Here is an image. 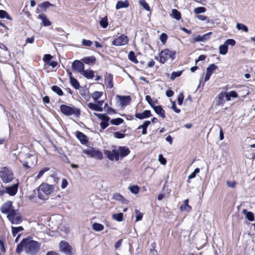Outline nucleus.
<instances>
[{"mask_svg":"<svg viewBox=\"0 0 255 255\" xmlns=\"http://www.w3.org/2000/svg\"><path fill=\"white\" fill-rule=\"evenodd\" d=\"M41 244L31 238L23 239L17 246L16 253H20L23 250L28 255H36L39 251Z\"/></svg>","mask_w":255,"mask_h":255,"instance_id":"nucleus-1","label":"nucleus"},{"mask_svg":"<svg viewBox=\"0 0 255 255\" xmlns=\"http://www.w3.org/2000/svg\"><path fill=\"white\" fill-rule=\"evenodd\" d=\"M129 148L126 146H119L118 149L112 150H106L104 153L109 159L113 161H118L128 156L130 153Z\"/></svg>","mask_w":255,"mask_h":255,"instance_id":"nucleus-2","label":"nucleus"},{"mask_svg":"<svg viewBox=\"0 0 255 255\" xmlns=\"http://www.w3.org/2000/svg\"><path fill=\"white\" fill-rule=\"evenodd\" d=\"M55 186L46 183H42L38 188L37 196L42 200H46L48 199V195L54 192Z\"/></svg>","mask_w":255,"mask_h":255,"instance_id":"nucleus-3","label":"nucleus"},{"mask_svg":"<svg viewBox=\"0 0 255 255\" xmlns=\"http://www.w3.org/2000/svg\"><path fill=\"white\" fill-rule=\"evenodd\" d=\"M175 55L176 52L174 51L165 49L162 50L159 54V61L163 64L169 59L173 61L175 58Z\"/></svg>","mask_w":255,"mask_h":255,"instance_id":"nucleus-4","label":"nucleus"},{"mask_svg":"<svg viewBox=\"0 0 255 255\" xmlns=\"http://www.w3.org/2000/svg\"><path fill=\"white\" fill-rule=\"evenodd\" d=\"M60 111L64 115L68 116L74 115L76 117H79L81 114L80 109L65 105L60 106Z\"/></svg>","mask_w":255,"mask_h":255,"instance_id":"nucleus-5","label":"nucleus"},{"mask_svg":"<svg viewBox=\"0 0 255 255\" xmlns=\"http://www.w3.org/2000/svg\"><path fill=\"white\" fill-rule=\"evenodd\" d=\"M12 171L6 167H2L0 171V177L4 183H7L12 181L14 178Z\"/></svg>","mask_w":255,"mask_h":255,"instance_id":"nucleus-6","label":"nucleus"},{"mask_svg":"<svg viewBox=\"0 0 255 255\" xmlns=\"http://www.w3.org/2000/svg\"><path fill=\"white\" fill-rule=\"evenodd\" d=\"M84 152L91 157L96 158L98 159H101L103 157L101 151L99 150L95 149L93 148L86 149L84 151Z\"/></svg>","mask_w":255,"mask_h":255,"instance_id":"nucleus-7","label":"nucleus"},{"mask_svg":"<svg viewBox=\"0 0 255 255\" xmlns=\"http://www.w3.org/2000/svg\"><path fill=\"white\" fill-rule=\"evenodd\" d=\"M128 41V36L125 34H122L113 41L112 44L115 46H119L127 44Z\"/></svg>","mask_w":255,"mask_h":255,"instance_id":"nucleus-8","label":"nucleus"},{"mask_svg":"<svg viewBox=\"0 0 255 255\" xmlns=\"http://www.w3.org/2000/svg\"><path fill=\"white\" fill-rule=\"evenodd\" d=\"M71 68L73 71L78 72L81 74L84 70V64L80 61L76 60L72 63Z\"/></svg>","mask_w":255,"mask_h":255,"instance_id":"nucleus-9","label":"nucleus"},{"mask_svg":"<svg viewBox=\"0 0 255 255\" xmlns=\"http://www.w3.org/2000/svg\"><path fill=\"white\" fill-rule=\"evenodd\" d=\"M59 248L61 252L67 255H71L72 248L69 244L66 241H61L59 244Z\"/></svg>","mask_w":255,"mask_h":255,"instance_id":"nucleus-10","label":"nucleus"},{"mask_svg":"<svg viewBox=\"0 0 255 255\" xmlns=\"http://www.w3.org/2000/svg\"><path fill=\"white\" fill-rule=\"evenodd\" d=\"M19 183H17L9 187H5V192L10 196H14L17 192Z\"/></svg>","mask_w":255,"mask_h":255,"instance_id":"nucleus-11","label":"nucleus"},{"mask_svg":"<svg viewBox=\"0 0 255 255\" xmlns=\"http://www.w3.org/2000/svg\"><path fill=\"white\" fill-rule=\"evenodd\" d=\"M211 34H212V32H210L207 33L203 35H198L197 36H195L193 37L194 42H199V41L204 42L206 40H208V39H209Z\"/></svg>","mask_w":255,"mask_h":255,"instance_id":"nucleus-12","label":"nucleus"},{"mask_svg":"<svg viewBox=\"0 0 255 255\" xmlns=\"http://www.w3.org/2000/svg\"><path fill=\"white\" fill-rule=\"evenodd\" d=\"M13 208L12 203L8 201L4 203L0 207V211L2 213L7 214Z\"/></svg>","mask_w":255,"mask_h":255,"instance_id":"nucleus-13","label":"nucleus"},{"mask_svg":"<svg viewBox=\"0 0 255 255\" xmlns=\"http://www.w3.org/2000/svg\"><path fill=\"white\" fill-rule=\"evenodd\" d=\"M152 116L151 112L149 110H145L142 113H136L135 117L140 120H142L147 118H149Z\"/></svg>","mask_w":255,"mask_h":255,"instance_id":"nucleus-14","label":"nucleus"},{"mask_svg":"<svg viewBox=\"0 0 255 255\" xmlns=\"http://www.w3.org/2000/svg\"><path fill=\"white\" fill-rule=\"evenodd\" d=\"M77 138L80 140V142L82 144H86L88 141V138L87 136L83 132L77 131L76 134Z\"/></svg>","mask_w":255,"mask_h":255,"instance_id":"nucleus-15","label":"nucleus"},{"mask_svg":"<svg viewBox=\"0 0 255 255\" xmlns=\"http://www.w3.org/2000/svg\"><path fill=\"white\" fill-rule=\"evenodd\" d=\"M113 199L120 202L122 204H127L128 201L121 194L115 193L113 195Z\"/></svg>","mask_w":255,"mask_h":255,"instance_id":"nucleus-16","label":"nucleus"},{"mask_svg":"<svg viewBox=\"0 0 255 255\" xmlns=\"http://www.w3.org/2000/svg\"><path fill=\"white\" fill-rule=\"evenodd\" d=\"M152 108L154 112L160 117L163 119L165 118V111L163 109L161 106H154Z\"/></svg>","mask_w":255,"mask_h":255,"instance_id":"nucleus-17","label":"nucleus"},{"mask_svg":"<svg viewBox=\"0 0 255 255\" xmlns=\"http://www.w3.org/2000/svg\"><path fill=\"white\" fill-rule=\"evenodd\" d=\"M225 94L223 92L220 93L215 100V103L216 106H219L223 105L224 104V98Z\"/></svg>","mask_w":255,"mask_h":255,"instance_id":"nucleus-18","label":"nucleus"},{"mask_svg":"<svg viewBox=\"0 0 255 255\" xmlns=\"http://www.w3.org/2000/svg\"><path fill=\"white\" fill-rule=\"evenodd\" d=\"M50 6H55V5L49 1H45L38 5L37 10L41 9L46 11L47 9Z\"/></svg>","mask_w":255,"mask_h":255,"instance_id":"nucleus-19","label":"nucleus"},{"mask_svg":"<svg viewBox=\"0 0 255 255\" xmlns=\"http://www.w3.org/2000/svg\"><path fill=\"white\" fill-rule=\"evenodd\" d=\"M38 18L42 20V24L45 26H48L51 25V21L47 18L45 14H41L38 16Z\"/></svg>","mask_w":255,"mask_h":255,"instance_id":"nucleus-20","label":"nucleus"},{"mask_svg":"<svg viewBox=\"0 0 255 255\" xmlns=\"http://www.w3.org/2000/svg\"><path fill=\"white\" fill-rule=\"evenodd\" d=\"M242 213L245 216L246 218L250 221H253L255 219V216L253 212L248 211L246 209H243Z\"/></svg>","mask_w":255,"mask_h":255,"instance_id":"nucleus-21","label":"nucleus"},{"mask_svg":"<svg viewBox=\"0 0 255 255\" xmlns=\"http://www.w3.org/2000/svg\"><path fill=\"white\" fill-rule=\"evenodd\" d=\"M129 6L128 1L126 0L124 1H118L116 5V8L119 9L123 8H127Z\"/></svg>","mask_w":255,"mask_h":255,"instance_id":"nucleus-22","label":"nucleus"},{"mask_svg":"<svg viewBox=\"0 0 255 255\" xmlns=\"http://www.w3.org/2000/svg\"><path fill=\"white\" fill-rule=\"evenodd\" d=\"M83 76L88 79H91L94 77V72L92 70H84L81 73Z\"/></svg>","mask_w":255,"mask_h":255,"instance_id":"nucleus-23","label":"nucleus"},{"mask_svg":"<svg viewBox=\"0 0 255 255\" xmlns=\"http://www.w3.org/2000/svg\"><path fill=\"white\" fill-rule=\"evenodd\" d=\"M150 124V122L148 121H144L142 125L138 126V129L143 128V131H142V134H146L147 133V128Z\"/></svg>","mask_w":255,"mask_h":255,"instance_id":"nucleus-24","label":"nucleus"},{"mask_svg":"<svg viewBox=\"0 0 255 255\" xmlns=\"http://www.w3.org/2000/svg\"><path fill=\"white\" fill-rule=\"evenodd\" d=\"M88 107L91 110L96 111L102 112L103 111V108L102 107L98 106L97 104H94L93 103H89L88 104Z\"/></svg>","mask_w":255,"mask_h":255,"instance_id":"nucleus-25","label":"nucleus"},{"mask_svg":"<svg viewBox=\"0 0 255 255\" xmlns=\"http://www.w3.org/2000/svg\"><path fill=\"white\" fill-rule=\"evenodd\" d=\"M83 62L87 64H93L96 62V59L95 56H89L84 58L82 59Z\"/></svg>","mask_w":255,"mask_h":255,"instance_id":"nucleus-26","label":"nucleus"},{"mask_svg":"<svg viewBox=\"0 0 255 255\" xmlns=\"http://www.w3.org/2000/svg\"><path fill=\"white\" fill-rule=\"evenodd\" d=\"M113 75L111 74H107L105 77V80L107 82L109 85V87L110 88H112L113 87Z\"/></svg>","mask_w":255,"mask_h":255,"instance_id":"nucleus-27","label":"nucleus"},{"mask_svg":"<svg viewBox=\"0 0 255 255\" xmlns=\"http://www.w3.org/2000/svg\"><path fill=\"white\" fill-rule=\"evenodd\" d=\"M219 53L221 55H225L228 52V47L225 43L219 46Z\"/></svg>","mask_w":255,"mask_h":255,"instance_id":"nucleus-28","label":"nucleus"},{"mask_svg":"<svg viewBox=\"0 0 255 255\" xmlns=\"http://www.w3.org/2000/svg\"><path fill=\"white\" fill-rule=\"evenodd\" d=\"M94 115L102 121L109 122L110 120V118L106 114L94 113Z\"/></svg>","mask_w":255,"mask_h":255,"instance_id":"nucleus-29","label":"nucleus"},{"mask_svg":"<svg viewBox=\"0 0 255 255\" xmlns=\"http://www.w3.org/2000/svg\"><path fill=\"white\" fill-rule=\"evenodd\" d=\"M120 101L121 104L124 106H126L130 102V98L129 96H120Z\"/></svg>","mask_w":255,"mask_h":255,"instance_id":"nucleus-30","label":"nucleus"},{"mask_svg":"<svg viewBox=\"0 0 255 255\" xmlns=\"http://www.w3.org/2000/svg\"><path fill=\"white\" fill-rule=\"evenodd\" d=\"M191 209V207L188 205V199L184 201V204L180 207V210L182 211L185 210L189 211Z\"/></svg>","mask_w":255,"mask_h":255,"instance_id":"nucleus-31","label":"nucleus"},{"mask_svg":"<svg viewBox=\"0 0 255 255\" xmlns=\"http://www.w3.org/2000/svg\"><path fill=\"white\" fill-rule=\"evenodd\" d=\"M126 129H123L122 130L123 133L120 132L119 131H116L114 132L113 135L114 137L116 138L121 139L123 138L126 136V134L124 133L126 131Z\"/></svg>","mask_w":255,"mask_h":255,"instance_id":"nucleus-32","label":"nucleus"},{"mask_svg":"<svg viewBox=\"0 0 255 255\" xmlns=\"http://www.w3.org/2000/svg\"><path fill=\"white\" fill-rule=\"evenodd\" d=\"M218 68L217 66L214 64H210L206 69V72L212 75L213 72Z\"/></svg>","mask_w":255,"mask_h":255,"instance_id":"nucleus-33","label":"nucleus"},{"mask_svg":"<svg viewBox=\"0 0 255 255\" xmlns=\"http://www.w3.org/2000/svg\"><path fill=\"white\" fill-rule=\"evenodd\" d=\"M128 59L132 61V62L137 64L138 61L136 59V56L135 55V53L133 51H131L129 52L128 55Z\"/></svg>","mask_w":255,"mask_h":255,"instance_id":"nucleus-34","label":"nucleus"},{"mask_svg":"<svg viewBox=\"0 0 255 255\" xmlns=\"http://www.w3.org/2000/svg\"><path fill=\"white\" fill-rule=\"evenodd\" d=\"M172 16L176 20H179L181 18V13L176 9H172Z\"/></svg>","mask_w":255,"mask_h":255,"instance_id":"nucleus-35","label":"nucleus"},{"mask_svg":"<svg viewBox=\"0 0 255 255\" xmlns=\"http://www.w3.org/2000/svg\"><path fill=\"white\" fill-rule=\"evenodd\" d=\"M72 86L76 89H78L80 87V84L78 80L75 78H71L70 80Z\"/></svg>","mask_w":255,"mask_h":255,"instance_id":"nucleus-36","label":"nucleus"},{"mask_svg":"<svg viewBox=\"0 0 255 255\" xmlns=\"http://www.w3.org/2000/svg\"><path fill=\"white\" fill-rule=\"evenodd\" d=\"M124 120L120 118L112 119V120L110 121V123H111V124L116 126H118L120 124H122V123H124Z\"/></svg>","mask_w":255,"mask_h":255,"instance_id":"nucleus-37","label":"nucleus"},{"mask_svg":"<svg viewBox=\"0 0 255 255\" xmlns=\"http://www.w3.org/2000/svg\"><path fill=\"white\" fill-rule=\"evenodd\" d=\"M100 25L104 28H106L108 25V18L107 16L103 17L100 21Z\"/></svg>","mask_w":255,"mask_h":255,"instance_id":"nucleus-38","label":"nucleus"},{"mask_svg":"<svg viewBox=\"0 0 255 255\" xmlns=\"http://www.w3.org/2000/svg\"><path fill=\"white\" fill-rule=\"evenodd\" d=\"M103 95L102 92L95 91L92 94V97L94 101H97Z\"/></svg>","mask_w":255,"mask_h":255,"instance_id":"nucleus-39","label":"nucleus"},{"mask_svg":"<svg viewBox=\"0 0 255 255\" xmlns=\"http://www.w3.org/2000/svg\"><path fill=\"white\" fill-rule=\"evenodd\" d=\"M10 221L12 224H18L22 222V219L20 216H16Z\"/></svg>","mask_w":255,"mask_h":255,"instance_id":"nucleus-40","label":"nucleus"},{"mask_svg":"<svg viewBox=\"0 0 255 255\" xmlns=\"http://www.w3.org/2000/svg\"><path fill=\"white\" fill-rule=\"evenodd\" d=\"M104 228V226L101 224L95 223L93 224V229L96 231H101Z\"/></svg>","mask_w":255,"mask_h":255,"instance_id":"nucleus-41","label":"nucleus"},{"mask_svg":"<svg viewBox=\"0 0 255 255\" xmlns=\"http://www.w3.org/2000/svg\"><path fill=\"white\" fill-rule=\"evenodd\" d=\"M113 219L118 222H121L123 219V214L120 213L118 214H114L112 216Z\"/></svg>","mask_w":255,"mask_h":255,"instance_id":"nucleus-42","label":"nucleus"},{"mask_svg":"<svg viewBox=\"0 0 255 255\" xmlns=\"http://www.w3.org/2000/svg\"><path fill=\"white\" fill-rule=\"evenodd\" d=\"M52 90L53 92L57 93L59 96H62L63 95V92L61 89L57 86H53L52 87Z\"/></svg>","mask_w":255,"mask_h":255,"instance_id":"nucleus-43","label":"nucleus"},{"mask_svg":"<svg viewBox=\"0 0 255 255\" xmlns=\"http://www.w3.org/2000/svg\"><path fill=\"white\" fill-rule=\"evenodd\" d=\"M11 230L13 236H15L18 232L23 231V228L21 226L18 227H11Z\"/></svg>","mask_w":255,"mask_h":255,"instance_id":"nucleus-44","label":"nucleus"},{"mask_svg":"<svg viewBox=\"0 0 255 255\" xmlns=\"http://www.w3.org/2000/svg\"><path fill=\"white\" fill-rule=\"evenodd\" d=\"M7 217L8 220L10 221L11 219L13 218L15 216H16V210L13 209L12 208L10 210V211H9L8 213H7Z\"/></svg>","mask_w":255,"mask_h":255,"instance_id":"nucleus-45","label":"nucleus"},{"mask_svg":"<svg viewBox=\"0 0 255 255\" xmlns=\"http://www.w3.org/2000/svg\"><path fill=\"white\" fill-rule=\"evenodd\" d=\"M236 27L238 30H242L246 32L248 31V27L244 24L238 23L237 24Z\"/></svg>","mask_w":255,"mask_h":255,"instance_id":"nucleus-46","label":"nucleus"},{"mask_svg":"<svg viewBox=\"0 0 255 255\" xmlns=\"http://www.w3.org/2000/svg\"><path fill=\"white\" fill-rule=\"evenodd\" d=\"M139 3L146 10L148 11L150 10V8L148 4L144 0H140Z\"/></svg>","mask_w":255,"mask_h":255,"instance_id":"nucleus-47","label":"nucleus"},{"mask_svg":"<svg viewBox=\"0 0 255 255\" xmlns=\"http://www.w3.org/2000/svg\"><path fill=\"white\" fill-rule=\"evenodd\" d=\"M50 168L49 167H45L41 169L37 174V175L36 177V179H39L40 178L42 175L44 174V173L48 171H49Z\"/></svg>","mask_w":255,"mask_h":255,"instance_id":"nucleus-48","label":"nucleus"},{"mask_svg":"<svg viewBox=\"0 0 255 255\" xmlns=\"http://www.w3.org/2000/svg\"><path fill=\"white\" fill-rule=\"evenodd\" d=\"M206 11V8L204 7H198L195 8L194 10V12L196 14L205 12Z\"/></svg>","mask_w":255,"mask_h":255,"instance_id":"nucleus-49","label":"nucleus"},{"mask_svg":"<svg viewBox=\"0 0 255 255\" xmlns=\"http://www.w3.org/2000/svg\"><path fill=\"white\" fill-rule=\"evenodd\" d=\"M0 18H6L7 19H10L11 17L7 12L3 10H0Z\"/></svg>","mask_w":255,"mask_h":255,"instance_id":"nucleus-50","label":"nucleus"},{"mask_svg":"<svg viewBox=\"0 0 255 255\" xmlns=\"http://www.w3.org/2000/svg\"><path fill=\"white\" fill-rule=\"evenodd\" d=\"M129 190L133 194H137L139 192V187L137 185H133L129 187Z\"/></svg>","mask_w":255,"mask_h":255,"instance_id":"nucleus-51","label":"nucleus"},{"mask_svg":"<svg viewBox=\"0 0 255 255\" xmlns=\"http://www.w3.org/2000/svg\"><path fill=\"white\" fill-rule=\"evenodd\" d=\"M135 212L136 213V222L141 220L143 217V214L140 212L138 210L135 209Z\"/></svg>","mask_w":255,"mask_h":255,"instance_id":"nucleus-52","label":"nucleus"},{"mask_svg":"<svg viewBox=\"0 0 255 255\" xmlns=\"http://www.w3.org/2000/svg\"><path fill=\"white\" fill-rule=\"evenodd\" d=\"M182 72L181 71H178V72H173L171 75V80H174L176 78L179 77Z\"/></svg>","mask_w":255,"mask_h":255,"instance_id":"nucleus-53","label":"nucleus"},{"mask_svg":"<svg viewBox=\"0 0 255 255\" xmlns=\"http://www.w3.org/2000/svg\"><path fill=\"white\" fill-rule=\"evenodd\" d=\"M167 38H168L167 35L165 33H162L160 35L159 39H160V40L161 41V42L162 43L164 44L166 42V41L167 39Z\"/></svg>","mask_w":255,"mask_h":255,"instance_id":"nucleus-54","label":"nucleus"},{"mask_svg":"<svg viewBox=\"0 0 255 255\" xmlns=\"http://www.w3.org/2000/svg\"><path fill=\"white\" fill-rule=\"evenodd\" d=\"M82 44L84 46L90 47L92 45V42L91 40L84 39L82 40Z\"/></svg>","mask_w":255,"mask_h":255,"instance_id":"nucleus-55","label":"nucleus"},{"mask_svg":"<svg viewBox=\"0 0 255 255\" xmlns=\"http://www.w3.org/2000/svg\"><path fill=\"white\" fill-rule=\"evenodd\" d=\"M225 43L227 44V46L229 45L234 46L236 44V41L233 39H228L225 42Z\"/></svg>","mask_w":255,"mask_h":255,"instance_id":"nucleus-56","label":"nucleus"},{"mask_svg":"<svg viewBox=\"0 0 255 255\" xmlns=\"http://www.w3.org/2000/svg\"><path fill=\"white\" fill-rule=\"evenodd\" d=\"M52 56L50 54H45L43 57V60L44 62L48 63L51 61Z\"/></svg>","mask_w":255,"mask_h":255,"instance_id":"nucleus-57","label":"nucleus"},{"mask_svg":"<svg viewBox=\"0 0 255 255\" xmlns=\"http://www.w3.org/2000/svg\"><path fill=\"white\" fill-rule=\"evenodd\" d=\"M158 160L161 164L164 165L166 163V159L163 156L162 154H159L158 157Z\"/></svg>","mask_w":255,"mask_h":255,"instance_id":"nucleus-58","label":"nucleus"},{"mask_svg":"<svg viewBox=\"0 0 255 255\" xmlns=\"http://www.w3.org/2000/svg\"><path fill=\"white\" fill-rule=\"evenodd\" d=\"M145 100L147 102L148 104L152 108L154 105L152 103V99L150 96L147 95L145 96Z\"/></svg>","mask_w":255,"mask_h":255,"instance_id":"nucleus-59","label":"nucleus"},{"mask_svg":"<svg viewBox=\"0 0 255 255\" xmlns=\"http://www.w3.org/2000/svg\"><path fill=\"white\" fill-rule=\"evenodd\" d=\"M109 125L108 122L102 121L100 123V127L102 129H105Z\"/></svg>","mask_w":255,"mask_h":255,"instance_id":"nucleus-60","label":"nucleus"},{"mask_svg":"<svg viewBox=\"0 0 255 255\" xmlns=\"http://www.w3.org/2000/svg\"><path fill=\"white\" fill-rule=\"evenodd\" d=\"M184 96L182 93H180L178 97V103L179 105L182 104Z\"/></svg>","mask_w":255,"mask_h":255,"instance_id":"nucleus-61","label":"nucleus"},{"mask_svg":"<svg viewBox=\"0 0 255 255\" xmlns=\"http://www.w3.org/2000/svg\"><path fill=\"white\" fill-rule=\"evenodd\" d=\"M171 108L176 113H179L180 112V110L177 108L174 102H172Z\"/></svg>","mask_w":255,"mask_h":255,"instance_id":"nucleus-62","label":"nucleus"},{"mask_svg":"<svg viewBox=\"0 0 255 255\" xmlns=\"http://www.w3.org/2000/svg\"><path fill=\"white\" fill-rule=\"evenodd\" d=\"M0 250L2 253L5 252V249L4 246V243L1 240H0Z\"/></svg>","mask_w":255,"mask_h":255,"instance_id":"nucleus-63","label":"nucleus"},{"mask_svg":"<svg viewBox=\"0 0 255 255\" xmlns=\"http://www.w3.org/2000/svg\"><path fill=\"white\" fill-rule=\"evenodd\" d=\"M68 185V182L66 179H63L62 181L61 188L62 189L65 188Z\"/></svg>","mask_w":255,"mask_h":255,"instance_id":"nucleus-64","label":"nucleus"}]
</instances>
